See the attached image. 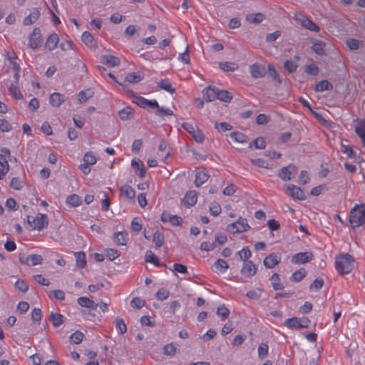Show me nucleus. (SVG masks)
I'll return each instance as SVG.
<instances>
[{"label": "nucleus", "mask_w": 365, "mask_h": 365, "mask_svg": "<svg viewBox=\"0 0 365 365\" xmlns=\"http://www.w3.org/2000/svg\"><path fill=\"white\" fill-rule=\"evenodd\" d=\"M349 223L353 228L365 225V204L355 205L351 210Z\"/></svg>", "instance_id": "f257e3e1"}, {"label": "nucleus", "mask_w": 365, "mask_h": 365, "mask_svg": "<svg viewBox=\"0 0 365 365\" xmlns=\"http://www.w3.org/2000/svg\"><path fill=\"white\" fill-rule=\"evenodd\" d=\"M354 258L349 254H345L337 257L335 260L336 269L341 274H348L351 272L354 268Z\"/></svg>", "instance_id": "f03ea898"}, {"label": "nucleus", "mask_w": 365, "mask_h": 365, "mask_svg": "<svg viewBox=\"0 0 365 365\" xmlns=\"http://www.w3.org/2000/svg\"><path fill=\"white\" fill-rule=\"evenodd\" d=\"M26 218L28 227L30 230H41L48 224V217L45 214L38 213L35 217L28 215Z\"/></svg>", "instance_id": "7ed1b4c3"}, {"label": "nucleus", "mask_w": 365, "mask_h": 365, "mask_svg": "<svg viewBox=\"0 0 365 365\" xmlns=\"http://www.w3.org/2000/svg\"><path fill=\"white\" fill-rule=\"evenodd\" d=\"M0 154V180L4 179L6 175L9 170V165L6 159L10 157L11 151L7 148H2Z\"/></svg>", "instance_id": "20e7f679"}, {"label": "nucleus", "mask_w": 365, "mask_h": 365, "mask_svg": "<svg viewBox=\"0 0 365 365\" xmlns=\"http://www.w3.org/2000/svg\"><path fill=\"white\" fill-rule=\"evenodd\" d=\"M247 220L240 217L235 222L230 224L227 227V230L231 233L243 232L250 229Z\"/></svg>", "instance_id": "39448f33"}, {"label": "nucleus", "mask_w": 365, "mask_h": 365, "mask_svg": "<svg viewBox=\"0 0 365 365\" xmlns=\"http://www.w3.org/2000/svg\"><path fill=\"white\" fill-rule=\"evenodd\" d=\"M297 173V168L290 164L286 167H283L279 172V177L284 181L292 180Z\"/></svg>", "instance_id": "423d86ee"}, {"label": "nucleus", "mask_w": 365, "mask_h": 365, "mask_svg": "<svg viewBox=\"0 0 365 365\" xmlns=\"http://www.w3.org/2000/svg\"><path fill=\"white\" fill-rule=\"evenodd\" d=\"M43 257L40 255L32 254L28 256H25V255H19V261L22 264H27L29 266H35L38 264H41L43 262Z\"/></svg>", "instance_id": "0eeeda50"}, {"label": "nucleus", "mask_w": 365, "mask_h": 365, "mask_svg": "<svg viewBox=\"0 0 365 365\" xmlns=\"http://www.w3.org/2000/svg\"><path fill=\"white\" fill-rule=\"evenodd\" d=\"M43 43V38L41 37V31L38 28H35L32 34L29 36V45L30 48L35 50L39 48Z\"/></svg>", "instance_id": "6e6552de"}, {"label": "nucleus", "mask_w": 365, "mask_h": 365, "mask_svg": "<svg viewBox=\"0 0 365 365\" xmlns=\"http://www.w3.org/2000/svg\"><path fill=\"white\" fill-rule=\"evenodd\" d=\"M286 193L293 199L299 200H304L306 199V195L304 191L300 187L294 185H289L287 187Z\"/></svg>", "instance_id": "1a4fd4ad"}, {"label": "nucleus", "mask_w": 365, "mask_h": 365, "mask_svg": "<svg viewBox=\"0 0 365 365\" xmlns=\"http://www.w3.org/2000/svg\"><path fill=\"white\" fill-rule=\"evenodd\" d=\"M249 70L251 76L255 79L264 77L267 73L265 67L259 63L251 65Z\"/></svg>", "instance_id": "9d476101"}, {"label": "nucleus", "mask_w": 365, "mask_h": 365, "mask_svg": "<svg viewBox=\"0 0 365 365\" xmlns=\"http://www.w3.org/2000/svg\"><path fill=\"white\" fill-rule=\"evenodd\" d=\"M312 252H304L295 254L292 258V262L294 264H305L312 259Z\"/></svg>", "instance_id": "9b49d317"}, {"label": "nucleus", "mask_w": 365, "mask_h": 365, "mask_svg": "<svg viewBox=\"0 0 365 365\" xmlns=\"http://www.w3.org/2000/svg\"><path fill=\"white\" fill-rule=\"evenodd\" d=\"M257 267L252 261H245L241 269V274L247 277H252L256 274Z\"/></svg>", "instance_id": "f8f14e48"}, {"label": "nucleus", "mask_w": 365, "mask_h": 365, "mask_svg": "<svg viewBox=\"0 0 365 365\" xmlns=\"http://www.w3.org/2000/svg\"><path fill=\"white\" fill-rule=\"evenodd\" d=\"M217 88L214 86H209L206 87L203 91V99L207 102H211L217 99Z\"/></svg>", "instance_id": "ddd939ff"}, {"label": "nucleus", "mask_w": 365, "mask_h": 365, "mask_svg": "<svg viewBox=\"0 0 365 365\" xmlns=\"http://www.w3.org/2000/svg\"><path fill=\"white\" fill-rule=\"evenodd\" d=\"M281 257L277 254H271L267 256L263 261L267 268H272L280 262Z\"/></svg>", "instance_id": "4468645a"}, {"label": "nucleus", "mask_w": 365, "mask_h": 365, "mask_svg": "<svg viewBox=\"0 0 365 365\" xmlns=\"http://www.w3.org/2000/svg\"><path fill=\"white\" fill-rule=\"evenodd\" d=\"M131 166L134 169L135 173L140 178H143L145 176V168L142 160H133L131 161Z\"/></svg>", "instance_id": "2eb2a0df"}, {"label": "nucleus", "mask_w": 365, "mask_h": 365, "mask_svg": "<svg viewBox=\"0 0 365 365\" xmlns=\"http://www.w3.org/2000/svg\"><path fill=\"white\" fill-rule=\"evenodd\" d=\"M182 200L185 203V205H186L188 207L195 205L197 200V192L195 190H190L187 192L185 194Z\"/></svg>", "instance_id": "dca6fc26"}, {"label": "nucleus", "mask_w": 365, "mask_h": 365, "mask_svg": "<svg viewBox=\"0 0 365 365\" xmlns=\"http://www.w3.org/2000/svg\"><path fill=\"white\" fill-rule=\"evenodd\" d=\"M113 240L117 245H125L128 240V234L125 231L115 232Z\"/></svg>", "instance_id": "f3484780"}, {"label": "nucleus", "mask_w": 365, "mask_h": 365, "mask_svg": "<svg viewBox=\"0 0 365 365\" xmlns=\"http://www.w3.org/2000/svg\"><path fill=\"white\" fill-rule=\"evenodd\" d=\"M77 301L80 306L89 308L92 310H96L98 307L97 303L86 297H81L78 298Z\"/></svg>", "instance_id": "a211bd4d"}, {"label": "nucleus", "mask_w": 365, "mask_h": 365, "mask_svg": "<svg viewBox=\"0 0 365 365\" xmlns=\"http://www.w3.org/2000/svg\"><path fill=\"white\" fill-rule=\"evenodd\" d=\"M137 104L143 108L149 107L155 109L156 107H158V103L156 100H148L143 97L138 98Z\"/></svg>", "instance_id": "6ab92c4d"}, {"label": "nucleus", "mask_w": 365, "mask_h": 365, "mask_svg": "<svg viewBox=\"0 0 365 365\" xmlns=\"http://www.w3.org/2000/svg\"><path fill=\"white\" fill-rule=\"evenodd\" d=\"M209 178L208 173L205 170H200L196 172L195 185L200 187L205 183Z\"/></svg>", "instance_id": "aec40b11"}, {"label": "nucleus", "mask_w": 365, "mask_h": 365, "mask_svg": "<svg viewBox=\"0 0 365 365\" xmlns=\"http://www.w3.org/2000/svg\"><path fill=\"white\" fill-rule=\"evenodd\" d=\"M120 192L121 196L126 197L128 200H133L135 196V190L130 185H125L120 187Z\"/></svg>", "instance_id": "412c9836"}, {"label": "nucleus", "mask_w": 365, "mask_h": 365, "mask_svg": "<svg viewBox=\"0 0 365 365\" xmlns=\"http://www.w3.org/2000/svg\"><path fill=\"white\" fill-rule=\"evenodd\" d=\"M63 101L64 96L59 93H53L50 96L49 102L53 107H60Z\"/></svg>", "instance_id": "4be33fe9"}, {"label": "nucleus", "mask_w": 365, "mask_h": 365, "mask_svg": "<svg viewBox=\"0 0 365 365\" xmlns=\"http://www.w3.org/2000/svg\"><path fill=\"white\" fill-rule=\"evenodd\" d=\"M313 42L314 43L312 46V49L313 50V51L319 56L326 55L324 49L326 43L322 41L317 40H316L315 41H313Z\"/></svg>", "instance_id": "5701e85b"}, {"label": "nucleus", "mask_w": 365, "mask_h": 365, "mask_svg": "<svg viewBox=\"0 0 365 365\" xmlns=\"http://www.w3.org/2000/svg\"><path fill=\"white\" fill-rule=\"evenodd\" d=\"M59 38L58 35L56 34H52L48 37L45 43V47L49 51H52L56 47Z\"/></svg>", "instance_id": "b1692460"}, {"label": "nucleus", "mask_w": 365, "mask_h": 365, "mask_svg": "<svg viewBox=\"0 0 365 365\" xmlns=\"http://www.w3.org/2000/svg\"><path fill=\"white\" fill-rule=\"evenodd\" d=\"M146 262H150L158 267H165V263H160L158 257L153 254L151 250H148L145 255Z\"/></svg>", "instance_id": "393cba45"}, {"label": "nucleus", "mask_w": 365, "mask_h": 365, "mask_svg": "<svg viewBox=\"0 0 365 365\" xmlns=\"http://www.w3.org/2000/svg\"><path fill=\"white\" fill-rule=\"evenodd\" d=\"M49 321L54 327H58L64 322V317L59 313L51 312L49 317Z\"/></svg>", "instance_id": "a878e982"}, {"label": "nucleus", "mask_w": 365, "mask_h": 365, "mask_svg": "<svg viewBox=\"0 0 365 365\" xmlns=\"http://www.w3.org/2000/svg\"><path fill=\"white\" fill-rule=\"evenodd\" d=\"M102 63L108 67H115L119 65L120 59L111 55H106L103 56Z\"/></svg>", "instance_id": "bb28decb"}, {"label": "nucleus", "mask_w": 365, "mask_h": 365, "mask_svg": "<svg viewBox=\"0 0 365 365\" xmlns=\"http://www.w3.org/2000/svg\"><path fill=\"white\" fill-rule=\"evenodd\" d=\"M215 272L217 273H225L228 269L229 266L226 261L218 259L213 264Z\"/></svg>", "instance_id": "cd10ccee"}, {"label": "nucleus", "mask_w": 365, "mask_h": 365, "mask_svg": "<svg viewBox=\"0 0 365 365\" xmlns=\"http://www.w3.org/2000/svg\"><path fill=\"white\" fill-rule=\"evenodd\" d=\"M82 41L88 47L94 48L96 46V42L93 36L88 31H84L82 34Z\"/></svg>", "instance_id": "c85d7f7f"}, {"label": "nucleus", "mask_w": 365, "mask_h": 365, "mask_svg": "<svg viewBox=\"0 0 365 365\" xmlns=\"http://www.w3.org/2000/svg\"><path fill=\"white\" fill-rule=\"evenodd\" d=\"M333 88V86L327 80H322L317 83L315 86V91L323 92L325 91H330Z\"/></svg>", "instance_id": "c756f323"}, {"label": "nucleus", "mask_w": 365, "mask_h": 365, "mask_svg": "<svg viewBox=\"0 0 365 365\" xmlns=\"http://www.w3.org/2000/svg\"><path fill=\"white\" fill-rule=\"evenodd\" d=\"M217 99L225 103L230 102L232 99V93L226 90H220L217 88Z\"/></svg>", "instance_id": "7c9ffc66"}, {"label": "nucleus", "mask_w": 365, "mask_h": 365, "mask_svg": "<svg viewBox=\"0 0 365 365\" xmlns=\"http://www.w3.org/2000/svg\"><path fill=\"white\" fill-rule=\"evenodd\" d=\"M158 86L161 89L169 92L171 94H173L175 92V89L172 86L170 80L167 78L162 79L160 82H158Z\"/></svg>", "instance_id": "2f4dec72"}, {"label": "nucleus", "mask_w": 365, "mask_h": 365, "mask_svg": "<svg viewBox=\"0 0 365 365\" xmlns=\"http://www.w3.org/2000/svg\"><path fill=\"white\" fill-rule=\"evenodd\" d=\"M119 118L123 120H127L133 118V109L129 106L118 111Z\"/></svg>", "instance_id": "473e14b6"}, {"label": "nucleus", "mask_w": 365, "mask_h": 365, "mask_svg": "<svg viewBox=\"0 0 365 365\" xmlns=\"http://www.w3.org/2000/svg\"><path fill=\"white\" fill-rule=\"evenodd\" d=\"M265 17L262 13L249 14L246 17V20L249 23H262Z\"/></svg>", "instance_id": "72a5a7b5"}, {"label": "nucleus", "mask_w": 365, "mask_h": 365, "mask_svg": "<svg viewBox=\"0 0 365 365\" xmlns=\"http://www.w3.org/2000/svg\"><path fill=\"white\" fill-rule=\"evenodd\" d=\"M143 75L138 73L132 72V73H129L125 76V81L130 83H137L140 82L143 79Z\"/></svg>", "instance_id": "f704fd0d"}, {"label": "nucleus", "mask_w": 365, "mask_h": 365, "mask_svg": "<svg viewBox=\"0 0 365 365\" xmlns=\"http://www.w3.org/2000/svg\"><path fill=\"white\" fill-rule=\"evenodd\" d=\"M77 266L83 269L86 264V254L83 252H78L75 253Z\"/></svg>", "instance_id": "c9c22d12"}, {"label": "nucleus", "mask_w": 365, "mask_h": 365, "mask_svg": "<svg viewBox=\"0 0 365 365\" xmlns=\"http://www.w3.org/2000/svg\"><path fill=\"white\" fill-rule=\"evenodd\" d=\"M81 198L76 194H72L67 197L66 203L71 207H78L81 205Z\"/></svg>", "instance_id": "e433bc0d"}, {"label": "nucleus", "mask_w": 365, "mask_h": 365, "mask_svg": "<svg viewBox=\"0 0 365 365\" xmlns=\"http://www.w3.org/2000/svg\"><path fill=\"white\" fill-rule=\"evenodd\" d=\"M292 19L294 20L297 23H313L312 20L307 18L304 14L301 12H294L293 13V16Z\"/></svg>", "instance_id": "4c0bfd02"}, {"label": "nucleus", "mask_w": 365, "mask_h": 365, "mask_svg": "<svg viewBox=\"0 0 365 365\" xmlns=\"http://www.w3.org/2000/svg\"><path fill=\"white\" fill-rule=\"evenodd\" d=\"M307 271L305 269H300L297 271H295L292 276L290 277V279L292 282H300L303 279V278L306 276Z\"/></svg>", "instance_id": "58836bf2"}, {"label": "nucleus", "mask_w": 365, "mask_h": 365, "mask_svg": "<svg viewBox=\"0 0 365 365\" xmlns=\"http://www.w3.org/2000/svg\"><path fill=\"white\" fill-rule=\"evenodd\" d=\"M284 325L292 329H300L299 319L297 317H292V318L287 319L284 322Z\"/></svg>", "instance_id": "ea45409f"}, {"label": "nucleus", "mask_w": 365, "mask_h": 365, "mask_svg": "<svg viewBox=\"0 0 365 365\" xmlns=\"http://www.w3.org/2000/svg\"><path fill=\"white\" fill-rule=\"evenodd\" d=\"M9 93L16 99L20 100L23 98V95L19 90L17 84H11L9 88Z\"/></svg>", "instance_id": "a19ab883"}, {"label": "nucleus", "mask_w": 365, "mask_h": 365, "mask_svg": "<svg viewBox=\"0 0 365 365\" xmlns=\"http://www.w3.org/2000/svg\"><path fill=\"white\" fill-rule=\"evenodd\" d=\"M153 242L155 243L156 247H160L164 242V236L162 232L156 231L153 234Z\"/></svg>", "instance_id": "79ce46f5"}, {"label": "nucleus", "mask_w": 365, "mask_h": 365, "mask_svg": "<svg viewBox=\"0 0 365 365\" xmlns=\"http://www.w3.org/2000/svg\"><path fill=\"white\" fill-rule=\"evenodd\" d=\"M40 12L37 9L31 10L30 14L26 17L25 23H34L39 17Z\"/></svg>", "instance_id": "37998d69"}, {"label": "nucleus", "mask_w": 365, "mask_h": 365, "mask_svg": "<svg viewBox=\"0 0 365 365\" xmlns=\"http://www.w3.org/2000/svg\"><path fill=\"white\" fill-rule=\"evenodd\" d=\"M270 280L274 290H280L284 288L283 285L280 283V279L278 274L274 273L272 276Z\"/></svg>", "instance_id": "c03bdc74"}, {"label": "nucleus", "mask_w": 365, "mask_h": 365, "mask_svg": "<svg viewBox=\"0 0 365 365\" xmlns=\"http://www.w3.org/2000/svg\"><path fill=\"white\" fill-rule=\"evenodd\" d=\"M268 71L269 75L273 78L274 81L277 82L279 85L282 83V80L278 74L277 71L274 68V66L272 63L268 64Z\"/></svg>", "instance_id": "a18cd8bd"}, {"label": "nucleus", "mask_w": 365, "mask_h": 365, "mask_svg": "<svg viewBox=\"0 0 365 365\" xmlns=\"http://www.w3.org/2000/svg\"><path fill=\"white\" fill-rule=\"evenodd\" d=\"M230 138L238 143H245L247 140V137L239 132H232L230 134Z\"/></svg>", "instance_id": "49530a36"}, {"label": "nucleus", "mask_w": 365, "mask_h": 365, "mask_svg": "<svg viewBox=\"0 0 365 365\" xmlns=\"http://www.w3.org/2000/svg\"><path fill=\"white\" fill-rule=\"evenodd\" d=\"M115 328L120 334H123L127 331L126 324L124 320L121 318H116L115 319Z\"/></svg>", "instance_id": "de8ad7c7"}, {"label": "nucleus", "mask_w": 365, "mask_h": 365, "mask_svg": "<svg viewBox=\"0 0 365 365\" xmlns=\"http://www.w3.org/2000/svg\"><path fill=\"white\" fill-rule=\"evenodd\" d=\"M217 314L221 317L222 321H224L228 317L230 310L225 306V304H222L217 308Z\"/></svg>", "instance_id": "09e8293b"}, {"label": "nucleus", "mask_w": 365, "mask_h": 365, "mask_svg": "<svg viewBox=\"0 0 365 365\" xmlns=\"http://www.w3.org/2000/svg\"><path fill=\"white\" fill-rule=\"evenodd\" d=\"M83 336L84 335L81 331H76L71 335V341L73 344H78L83 341Z\"/></svg>", "instance_id": "8fccbe9b"}, {"label": "nucleus", "mask_w": 365, "mask_h": 365, "mask_svg": "<svg viewBox=\"0 0 365 365\" xmlns=\"http://www.w3.org/2000/svg\"><path fill=\"white\" fill-rule=\"evenodd\" d=\"M219 66L224 71H234L237 68L235 63L227 61L220 62Z\"/></svg>", "instance_id": "3c124183"}, {"label": "nucleus", "mask_w": 365, "mask_h": 365, "mask_svg": "<svg viewBox=\"0 0 365 365\" xmlns=\"http://www.w3.org/2000/svg\"><path fill=\"white\" fill-rule=\"evenodd\" d=\"M263 290L260 288L250 290L247 292L246 296L252 299H257L261 297Z\"/></svg>", "instance_id": "603ef678"}, {"label": "nucleus", "mask_w": 365, "mask_h": 365, "mask_svg": "<svg viewBox=\"0 0 365 365\" xmlns=\"http://www.w3.org/2000/svg\"><path fill=\"white\" fill-rule=\"evenodd\" d=\"M237 255L240 256V259L244 262L248 261L247 259L252 256L251 251L247 247L242 248L237 252Z\"/></svg>", "instance_id": "864d4df0"}, {"label": "nucleus", "mask_w": 365, "mask_h": 365, "mask_svg": "<svg viewBox=\"0 0 365 365\" xmlns=\"http://www.w3.org/2000/svg\"><path fill=\"white\" fill-rule=\"evenodd\" d=\"M106 256L109 260L113 261L120 256V252L115 249L108 248L105 250Z\"/></svg>", "instance_id": "5fc2aeb1"}, {"label": "nucleus", "mask_w": 365, "mask_h": 365, "mask_svg": "<svg viewBox=\"0 0 365 365\" xmlns=\"http://www.w3.org/2000/svg\"><path fill=\"white\" fill-rule=\"evenodd\" d=\"M252 145L257 149H264L266 147L265 141L263 138H257L252 143H250L249 147L251 148Z\"/></svg>", "instance_id": "6e6d98bb"}, {"label": "nucleus", "mask_w": 365, "mask_h": 365, "mask_svg": "<svg viewBox=\"0 0 365 365\" xmlns=\"http://www.w3.org/2000/svg\"><path fill=\"white\" fill-rule=\"evenodd\" d=\"M268 349L269 347L267 344H260L257 349L259 358L264 359V357H266L268 354Z\"/></svg>", "instance_id": "4d7b16f0"}, {"label": "nucleus", "mask_w": 365, "mask_h": 365, "mask_svg": "<svg viewBox=\"0 0 365 365\" xmlns=\"http://www.w3.org/2000/svg\"><path fill=\"white\" fill-rule=\"evenodd\" d=\"M157 109L155 114L158 116L163 117L164 115H173V112L170 108H164L163 107H160L158 106V107L155 108Z\"/></svg>", "instance_id": "13d9d810"}, {"label": "nucleus", "mask_w": 365, "mask_h": 365, "mask_svg": "<svg viewBox=\"0 0 365 365\" xmlns=\"http://www.w3.org/2000/svg\"><path fill=\"white\" fill-rule=\"evenodd\" d=\"M142 229L141 220L138 217H135L131 222V230L138 233Z\"/></svg>", "instance_id": "bf43d9fd"}, {"label": "nucleus", "mask_w": 365, "mask_h": 365, "mask_svg": "<svg viewBox=\"0 0 365 365\" xmlns=\"http://www.w3.org/2000/svg\"><path fill=\"white\" fill-rule=\"evenodd\" d=\"M324 284V280L320 278H317L314 280V282L309 286L310 291H317L319 290Z\"/></svg>", "instance_id": "052dcab7"}, {"label": "nucleus", "mask_w": 365, "mask_h": 365, "mask_svg": "<svg viewBox=\"0 0 365 365\" xmlns=\"http://www.w3.org/2000/svg\"><path fill=\"white\" fill-rule=\"evenodd\" d=\"M215 128L219 131V132H225L227 130H232V126L226 123V122H222V123H216L215 125Z\"/></svg>", "instance_id": "680f3d73"}, {"label": "nucleus", "mask_w": 365, "mask_h": 365, "mask_svg": "<svg viewBox=\"0 0 365 365\" xmlns=\"http://www.w3.org/2000/svg\"><path fill=\"white\" fill-rule=\"evenodd\" d=\"M49 297H53L57 300H63L65 299V293L61 289H56L50 292L48 294Z\"/></svg>", "instance_id": "e2e57ef3"}, {"label": "nucleus", "mask_w": 365, "mask_h": 365, "mask_svg": "<svg viewBox=\"0 0 365 365\" xmlns=\"http://www.w3.org/2000/svg\"><path fill=\"white\" fill-rule=\"evenodd\" d=\"M210 211L213 216H217L220 214L222 208L219 203L213 202L210 204Z\"/></svg>", "instance_id": "0e129e2a"}, {"label": "nucleus", "mask_w": 365, "mask_h": 365, "mask_svg": "<svg viewBox=\"0 0 365 365\" xmlns=\"http://www.w3.org/2000/svg\"><path fill=\"white\" fill-rule=\"evenodd\" d=\"M170 292L165 288H160L156 293V297L160 301L165 300L168 298Z\"/></svg>", "instance_id": "69168bd1"}, {"label": "nucleus", "mask_w": 365, "mask_h": 365, "mask_svg": "<svg viewBox=\"0 0 365 365\" xmlns=\"http://www.w3.org/2000/svg\"><path fill=\"white\" fill-rule=\"evenodd\" d=\"M83 160L85 163L92 165L96 163V158L91 152L86 153L83 156Z\"/></svg>", "instance_id": "338daca9"}, {"label": "nucleus", "mask_w": 365, "mask_h": 365, "mask_svg": "<svg viewBox=\"0 0 365 365\" xmlns=\"http://www.w3.org/2000/svg\"><path fill=\"white\" fill-rule=\"evenodd\" d=\"M176 351V348L173 344H168L163 347V354L168 356H174Z\"/></svg>", "instance_id": "774afa93"}]
</instances>
